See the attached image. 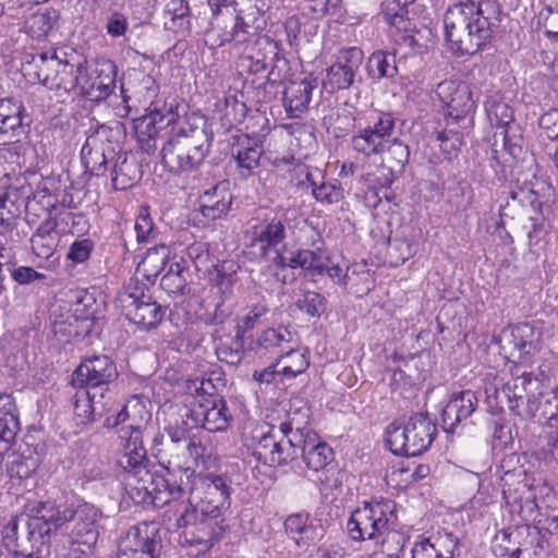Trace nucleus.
<instances>
[{
	"mask_svg": "<svg viewBox=\"0 0 558 558\" xmlns=\"http://www.w3.org/2000/svg\"><path fill=\"white\" fill-rule=\"evenodd\" d=\"M496 0H465L450 7L444 16L445 38L458 57L471 56L492 38L500 21Z\"/></svg>",
	"mask_w": 558,
	"mask_h": 558,
	"instance_id": "nucleus-1",
	"label": "nucleus"
},
{
	"mask_svg": "<svg viewBox=\"0 0 558 558\" xmlns=\"http://www.w3.org/2000/svg\"><path fill=\"white\" fill-rule=\"evenodd\" d=\"M213 141L214 134L208 129L206 117L195 111L187 113L184 124L162 145L161 163L174 175L195 180Z\"/></svg>",
	"mask_w": 558,
	"mask_h": 558,
	"instance_id": "nucleus-2",
	"label": "nucleus"
},
{
	"mask_svg": "<svg viewBox=\"0 0 558 558\" xmlns=\"http://www.w3.org/2000/svg\"><path fill=\"white\" fill-rule=\"evenodd\" d=\"M396 525L395 501L374 498L352 512L347 530L353 541L375 539L383 555H402L407 536Z\"/></svg>",
	"mask_w": 558,
	"mask_h": 558,
	"instance_id": "nucleus-3",
	"label": "nucleus"
},
{
	"mask_svg": "<svg viewBox=\"0 0 558 558\" xmlns=\"http://www.w3.org/2000/svg\"><path fill=\"white\" fill-rule=\"evenodd\" d=\"M287 236L284 219L279 216L266 217L248 231L250 255L255 259H266L274 252L272 263L278 269L290 268L303 271L305 277L314 276V251L290 250L283 242Z\"/></svg>",
	"mask_w": 558,
	"mask_h": 558,
	"instance_id": "nucleus-4",
	"label": "nucleus"
},
{
	"mask_svg": "<svg viewBox=\"0 0 558 558\" xmlns=\"http://www.w3.org/2000/svg\"><path fill=\"white\" fill-rule=\"evenodd\" d=\"M502 495L508 506H518L526 522L536 523L549 534L558 532V490L547 484L538 486L539 501L525 481L522 468L507 471L501 476Z\"/></svg>",
	"mask_w": 558,
	"mask_h": 558,
	"instance_id": "nucleus-5",
	"label": "nucleus"
},
{
	"mask_svg": "<svg viewBox=\"0 0 558 558\" xmlns=\"http://www.w3.org/2000/svg\"><path fill=\"white\" fill-rule=\"evenodd\" d=\"M483 381L490 409L504 410L507 407L510 413L520 420H533L535 400L543 386L537 375L521 371V366L518 365L508 380H504L495 372H488Z\"/></svg>",
	"mask_w": 558,
	"mask_h": 558,
	"instance_id": "nucleus-6",
	"label": "nucleus"
},
{
	"mask_svg": "<svg viewBox=\"0 0 558 558\" xmlns=\"http://www.w3.org/2000/svg\"><path fill=\"white\" fill-rule=\"evenodd\" d=\"M352 148L366 157L379 156V165H364L361 180L371 190L389 186L409 162L410 150L403 142L387 144L371 129H361L351 138Z\"/></svg>",
	"mask_w": 558,
	"mask_h": 558,
	"instance_id": "nucleus-7",
	"label": "nucleus"
},
{
	"mask_svg": "<svg viewBox=\"0 0 558 558\" xmlns=\"http://www.w3.org/2000/svg\"><path fill=\"white\" fill-rule=\"evenodd\" d=\"M291 429L288 425L281 424L278 430L268 432L254 430L246 444V449L257 463L268 466L286 465L290 461L294 462L293 468L305 470L312 469V456L314 454V442L304 439L303 446L295 445L293 438L289 436Z\"/></svg>",
	"mask_w": 558,
	"mask_h": 558,
	"instance_id": "nucleus-8",
	"label": "nucleus"
},
{
	"mask_svg": "<svg viewBox=\"0 0 558 558\" xmlns=\"http://www.w3.org/2000/svg\"><path fill=\"white\" fill-rule=\"evenodd\" d=\"M386 447L396 456H418L426 451L436 435V425L427 414L415 413L404 425L390 423L386 428Z\"/></svg>",
	"mask_w": 558,
	"mask_h": 558,
	"instance_id": "nucleus-9",
	"label": "nucleus"
},
{
	"mask_svg": "<svg viewBox=\"0 0 558 558\" xmlns=\"http://www.w3.org/2000/svg\"><path fill=\"white\" fill-rule=\"evenodd\" d=\"M257 50L244 59L248 74L263 78L256 88L266 89L267 86L278 87L290 75V61L284 54L282 46L268 37L255 38Z\"/></svg>",
	"mask_w": 558,
	"mask_h": 558,
	"instance_id": "nucleus-10",
	"label": "nucleus"
},
{
	"mask_svg": "<svg viewBox=\"0 0 558 558\" xmlns=\"http://www.w3.org/2000/svg\"><path fill=\"white\" fill-rule=\"evenodd\" d=\"M231 478L216 472H198L191 478L189 502L205 513H225L231 506Z\"/></svg>",
	"mask_w": 558,
	"mask_h": 558,
	"instance_id": "nucleus-11",
	"label": "nucleus"
},
{
	"mask_svg": "<svg viewBox=\"0 0 558 558\" xmlns=\"http://www.w3.org/2000/svg\"><path fill=\"white\" fill-rule=\"evenodd\" d=\"M225 513H205L198 507L186 504L177 519L178 527H186V542L198 546V551H208L225 532Z\"/></svg>",
	"mask_w": 558,
	"mask_h": 558,
	"instance_id": "nucleus-12",
	"label": "nucleus"
},
{
	"mask_svg": "<svg viewBox=\"0 0 558 558\" xmlns=\"http://www.w3.org/2000/svg\"><path fill=\"white\" fill-rule=\"evenodd\" d=\"M259 25L248 20V16H227V19L208 20L202 32L204 43L209 50H217L227 45L240 48L252 44L259 35Z\"/></svg>",
	"mask_w": 558,
	"mask_h": 558,
	"instance_id": "nucleus-13",
	"label": "nucleus"
},
{
	"mask_svg": "<svg viewBox=\"0 0 558 558\" xmlns=\"http://www.w3.org/2000/svg\"><path fill=\"white\" fill-rule=\"evenodd\" d=\"M59 306L61 313L54 320V326H68L69 336L87 335L92 330L99 310L94 293L85 289L70 290Z\"/></svg>",
	"mask_w": 558,
	"mask_h": 558,
	"instance_id": "nucleus-14",
	"label": "nucleus"
},
{
	"mask_svg": "<svg viewBox=\"0 0 558 558\" xmlns=\"http://www.w3.org/2000/svg\"><path fill=\"white\" fill-rule=\"evenodd\" d=\"M40 62L38 81L51 90L71 93L78 88L84 64L72 63L63 59L57 50L45 51L36 56Z\"/></svg>",
	"mask_w": 558,
	"mask_h": 558,
	"instance_id": "nucleus-15",
	"label": "nucleus"
},
{
	"mask_svg": "<svg viewBox=\"0 0 558 558\" xmlns=\"http://www.w3.org/2000/svg\"><path fill=\"white\" fill-rule=\"evenodd\" d=\"M163 536L159 522H140L128 530L119 553L111 558H161Z\"/></svg>",
	"mask_w": 558,
	"mask_h": 558,
	"instance_id": "nucleus-16",
	"label": "nucleus"
},
{
	"mask_svg": "<svg viewBox=\"0 0 558 558\" xmlns=\"http://www.w3.org/2000/svg\"><path fill=\"white\" fill-rule=\"evenodd\" d=\"M542 328L532 323L514 325L500 335V349L506 355L517 357L520 365L532 366V356L542 348Z\"/></svg>",
	"mask_w": 558,
	"mask_h": 558,
	"instance_id": "nucleus-17",
	"label": "nucleus"
},
{
	"mask_svg": "<svg viewBox=\"0 0 558 558\" xmlns=\"http://www.w3.org/2000/svg\"><path fill=\"white\" fill-rule=\"evenodd\" d=\"M289 129L293 137L291 159L295 162L292 179L296 186L312 189L314 195V180L310 163L314 155V124L295 122L290 124Z\"/></svg>",
	"mask_w": 558,
	"mask_h": 558,
	"instance_id": "nucleus-18",
	"label": "nucleus"
},
{
	"mask_svg": "<svg viewBox=\"0 0 558 558\" xmlns=\"http://www.w3.org/2000/svg\"><path fill=\"white\" fill-rule=\"evenodd\" d=\"M117 74L118 68L113 61L97 60L90 71L84 68L77 88L78 95L95 104L106 101L116 89Z\"/></svg>",
	"mask_w": 558,
	"mask_h": 558,
	"instance_id": "nucleus-19",
	"label": "nucleus"
},
{
	"mask_svg": "<svg viewBox=\"0 0 558 558\" xmlns=\"http://www.w3.org/2000/svg\"><path fill=\"white\" fill-rule=\"evenodd\" d=\"M111 129L106 124H100L90 133L81 148V161L85 172L94 177L105 175L108 165L113 162L117 150L113 145L105 144L108 140Z\"/></svg>",
	"mask_w": 558,
	"mask_h": 558,
	"instance_id": "nucleus-20",
	"label": "nucleus"
},
{
	"mask_svg": "<svg viewBox=\"0 0 558 558\" xmlns=\"http://www.w3.org/2000/svg\"><path fill=\"white\" fill-rule=\"evenodd\" d=\"M156 482L157 508L162 507L172 500H178L189 490L194 469L185 466L180 457L171 461V464L159 465Z\"/></svg>",
	"mask_w": 558,
	"mask_h": 558,
	"instance_id": "nucleus-21",
	"label": "nucleus"
},
{
	"mask_svg": "<svg viewBox=\"0 0 558 558\" xmlns=\"http://www.w3.org/2000/svg\"><path fill=\"white\" fill-rule=\"evenodd\" d=\"M119 376L116 362L106 354L84 357L72 374V385L77 388H102Z\"/></svg>",
	"mask_w": 558,
	"mask_h": 558,
	"instance_id": "nucleus-22",
	"label": "nucleus"
},
{
	"mask_svg": "<svg viewBox=\"0 0 558 558\" xmlns=\"http://www.w3.org/2000/svg\"><path fill=\"white\" fill-rule=\"evenodd\" d=\"M335 57V62L326 70L322 82L327 93L348 89L364 59L363 51L357 47L341 48Z\"/></svg>",
	"mask_w": 558,
	"mask_h": 558,
	"instance_id": "nucleus-23",
	"label": "nucleus"
},
{
	"mask_svg": "<svg viewBox=\"0 0 558 558\" xmlns=\"http://www.w3.org/2000/svg\"><path fill=\"white\" fill-rule=\"evenodd\" d=\"M191 407L190 415H194L199 427L209 433L227 430L233 420L227 401L221 396L195 399Z\"/></svg>",
	"mask_w": 558,
	"mask_h": 558,
	"instance_id": "nucleus-24",
	"label": "nucleus"
},
{
	"mask_svg": "<svg viewBox=\"0 0 558 558\" xmlns=\"http://www.w3.org/2000/svg\"><path fill=\"white\" fill-rule=\"evenodd\" d=\"M129 296L132 302L128 306L126 318L141 330L157 328L165 317L167 307L146 293L144 287H135Z\"/></svg>",
	"mask_w": 558,
	"mask_h": 558,
	"instance_id": "nucleus-25",
	"label": "nucleus"
},
{
	"mask_svg": "<svg viewBox=\"0 0 558 558\" xmlns=\"http://www.w3.org/2000/svg\"><path fill=\"white\" fill-rule=\"evenodd\" d=\"M292 344H295L292 332L287 327L279 326L263 330L251 341L250 350L259 357L269 355L278 363L284 353H291Z\"/></svg>",
	"mask_w": 558,
	"mask_h": 558,
	"instance_id": "nucleus-26",
	"label": "nucleus"
},
{
	"mask_svg": "<svg viewBox=\"0 0 558 558\" xmlns=\"http://www.w3.org/2000/svg\"><path fill=\"white\" fill-rule=\"evenodd\" d=\"M477 404L478 399L470 389L453 393L441 411L440 421L444 432L457 433L459 425L471 417Z\"/></svg>",
	"mask_w": 558,
	"mask_h": 558,
	"instance_id": "nucleus-27",
	"label": "nucleus"
},
{
	"mask_svg": "<svg viewBox=\"0 0 558 558\" xmlns=\"http://www.w3.org/2000/svg\"><path fill=\"white\" fill-rule=\"evenodd\" d=\"M26 110L22 100L15 97L0 99V140L4 143L19 141L26 133Z\"/></svg>",
	"mask_w": 558,
	"mask_h": 558,
	"instance_id": "nucleus-28",
	"label": "nucleus"
},
{
	"mask_svg": "<svg viewBox=\"0 0 558 558\" xmlns=\"http://www.w3.org/2000/svg\"><path fill=\"white\" fill-rule=\"evenodd\" d=\"M162 17L163 28L182 38L193 34L197 21L189 0H169L162 9Z\"/></svg>",
	"mask_w": 558,
	"mask_h": 558,
	"instance_id": "nucleus-29",
	"label": "nucleus"
},
{
	"mask_svg": "<svg viewBox=\"0 0 558 558\" xmlns=\"http://www.w3.org/2000/svg\"><path fill=\"white\" fill-rule=\"evenodd\" d=\"M262 154L263 149L256 137L247 134L233 137L231 157L234 159L242 178H248L255 173L259 167Z\"/></svg>",
	"mask_w": 558,
	"mask_h": 558,
	"instance_id": "nucleus-30",
	"label": "nucleus"
},
{
	"mask_svg": "<svg viewBox=\"0 0 558 558\" xmlns=\"http://www.w3.org/2000/svg\"><path fill=\"white\" fill-rule=\"evenodd\" d=\"M233 195L227 182H220L204 191L198 197L199 211L208 220L220 219L229 213Z\"/></svg>",
	"mask_w": 558,
	"mask_h": 558,
	"instance_id": "nucleus-31",
	"label": "nucleus"
},
{
	"mask_svg": "<svg viewBox=\"0 0 558 558\" xmlns=\"http://www.w3.org/2000/svg\"><path fill=\"white\" fill-rule=\"evenodd\" d=\"M446 104L448 107V126H450L451 121L458 123L464 130L472 126L475 101L468 86H456Z\"/></svg>",
	"mask_w": 558,
	"mask_h": 558,
	"instance_id": "nucleus-32",
	"label": "nucleus"
},
{
	"mask_svg": "<svg viewBox=\"0 0 558 558\" xmlns=\"http://www.w3.org/2000/svg\"><path fill=\"white\" fill-rule=\"evenodd\" d=\"M20 428V414L14 397L0 393V456L10 451Z\"/></svg>",
	"mask_w": 558,
	"mask_h": 558,
	"instance_id": "nucleus-33",
	"label": "nucleus"
},
{
	"mask_svg": "<svg viewBox=\"0 0 558 558\" xmlns=\"http://www.w3.org/2000/svg\"><path fill=\"white\" fill-rule=\"evenodd\" d=\"M318 480L322 484V493L336 488L340 483V470L335 461L332 448L325 441L316 442V473L319 471Z\"/></svg>",
	"mask_w": 558,
	"mask_h": 558,
	"instance_id": "nucleus-34",
	"label": "nucleus"
},
{
	"mask_svg": "<svg viewBox=\"0 0 558 558\" xmlns=\"http://www.w3.org/2000/svg\"><path fill=\"white\" fill-rule=\"evenodd\" d=\"M313 88L312 82L307 78L300 82H291L290 85L284 88L283 101L289 117L296 118L307 110Z\"/></svg>",
	"mask_w": 558,
	"mask_h": 558,
	"instance_id": "nucleus-35",
	"label": "nucleus"
},
{
	"mask_svg": "<svg viewBox=\"0 0 558 558\" xmlns=\"http://www.w3.org/2000/svg\"><path fill=\"white\" fill-rule=\"evenodd\" d=\"M413 2L404 1L401 3L399 0H385L381 4V14L387 24L396 28L397 32L409 34L416 27L415 22L410 16V7Z\"/></svg>",
	"mask_w": 558,
	"mask_h": 558,
	"instance_id": "nucleus-36",
	"label": "nucleus"
},
{
	"mask_svg": "<svg viewBox=\"0 0 558 558\" xmlns=\"http://www.w3.org/2000/svg\"><path fill=\"white\" fill-rule=\"evenodd\" d=\"M111 169V184L117 191L132 187L140 179V170L134 159H130L126 151H117Z\"/></svg>",
	"mask_w": 558,
	"mask_h": 558,
	"instance_id": "nucleus-37",
	"label": "nucleus"
},
{
	"mask_svg": "<svg viewBox=\"0 0 558 558\" xmlns=\"http://www.w3.org/2000/svg\"><path fill=\"white\" fill-rule=\"evenodd\" d=\"M414 547L428 553L427 556L453 558L458 548V538L451 532L439 530L436 533L430 534L428 537L417 542Z\"/></svg>",
	"mask_w": 558,
	"mask_h": 558,
	"instance_id": "nucleus-38",
	"label": "nucleus"
},
{
	"mask_svg": "<svg viewBox=\"0 0 558 558\" xmlns=\"http://www.w3.org/2000/svg\"><path fill=\"white\" fill-rule=\"evenodd\" d=\"M191 411V404L180 409L179 412L171 418L166 428L175 450H179L183 442L187 441L194 436L192 434L194 428L199 427L194 415H190Z\"/></svg>",
	"mask_w": 558,
	"mask_h": 558,
	"instance_id": "nucleus-39",
	"label": "nucleus"
},
{
	"mask_svg": "<svg viewBox=\"0 0 558 558\" xmlns=\"http://www.w3.org/2000/svg\"><path fill=\"white\" fill-rule=\"evenodd\" d=\"M170 250L166 244L154 245L148 248L137 266L147 281L154 283L169 262Z\"/></svg>",
	"mask_w": 558,
	"mask_h": 558,
	"instance_id": "nucleus-40",
	"label": "nucleus"
},
{
	"mask_svg": "<svg viewBox=\"0 0 558 558\" xmlns=\"http://www.w3.org/2000/svg\"><path fill=\"white\" fill-rule=\"evenodd\" d=\"M533 418H538L539 422L544 421L549 427L558 425V387L547 390L543 386L539 388V393H537L535 400Z\"/></svg>",
	"mask_w": 558,
	"mask_h": 558,
	"instance_id": "nucleus-41",
	"label": "nucleus"
},
{
	"mask_svg": "<svg viewBox=\"0 0 558 558\" xmlns=\"http://www.w3.org/2000/svg\"><path fill=\"white\" fill-rule=\"evenodd\" d=\"M56 183L54 178H46L43 180L38 190L33 194L35 201L41 204L46 209H56L59 205L62 209H69L75 207L73 205V197L66 193L65 190L52 192L51 187Z\"/></svg>",
	"mask_w": 558,
	"mask_h": 558,
	"instance_id": "nucleus-42",
	"label": "nucleus"
},
{
	"mask_svg": "<svg viewBox=\"0 0 558 558\" xmlns=\"http://www.w3.org/2000/svg\"><path fill=\"white\" fill-rule=\"evenodd\" d=\"M216 112L219 114L221 126L230 130L244 121L247 107L243 101L238 100L235 96L229 95L216 104Z\"/></svg>",
	"mask_w": 558,
	"mask_h": 558,
	"instance_id": "nucleus-43",
	"label": "nucleus"
},
{
	"mask_svg": "<svg viewBox=\"0 0 558 558\" xmlns=\"http://www.w3.org/2000/svg\"><path fill=\"white\" fill-rule=\"evenodd\" d=\"M98 404L96 395L90 393L88 389L78 388L73 397L74 413L82 424H90L102 417Z\"/></svg>",
	"mask_w": 558,
	"mask_h": 558,
	"instance_id": "nucleus-44",
	"label": "nucleus"
},
{
	"mask_svg": "<svg viewBox=\"0 0 558 558\" xmlns=\"http://www.w3.org/2000/svg\"><path fill=\"white\" fill-rule=\"evenodd\" d=\"M58 226V234L84 235L90 228L87 215L83 213H74L69 209H61L56 215Z\"/></svg>",
	"mask_w": 558,
	"mask_h": 558,
	"instance_id": "nucleus-45",
	"label": "nucleus"
},
{
	"mask_svg": "<svg viewBox=\"0 0 558 558\" xmlns=\"http://www.w3.org/2000/svg\"><path fill=\"white\" fill-rule=\"evenodd\" d=\"M58 19L59 13L57 10L51 8L40 9L27 20V32L35 39L45 38L56 26Z\"/></svg>",
	"mask_w": 558,
	"mask_h": 558,
	"instance_id": "nucleus-46",
	"label": "nucleus"
},
{
	"mask_svg": "<svg viewBox=\"0 0 558 558\" xmlns=\"http://www.w3.org/2000/svg\"><path fill=\"white\" fill-rule=\"evenodd\" d=\"M57 517L58 509L56 510V513L51 514L49 518H45L44 515L27 518L26 526L28 531V539L31 542H40L41 544H44L46 539H49L52 532H56L59 527L63 526V524H57Z\"/></svg>",
	"mask_w": 558,
	"mask_h": 558,
	"instance_id": "nucleus-47",
	"label": "nucleus"
},
{
	"mask_svg": "<svg viewBox=\"0 0 558 558\" xmlns=\"http://www.w3.org/2000/svg\"><path fill=\"white\" fill-rule=\"evenodd\" d=\"M397 119L391 112H379L365 129H371V132L377 135L387 144L401 142L399 140V131L397 130Z\"/></svg>",
	"mask_w": 558,
	"mask_h": 558,
	"instance_id": "nucleus-48",
	"label": "nucleus"
},
{
	"mask_svg": "<svg viewBox=\"0 0 558 558\" xmlns=\"http://www.w3.org/2000/svg\"><path fill=\"white\" fill-rule=\"evenodd\" d=\"M368 72L377 78H391L397 72L396 56L386 51H375L368 59Z\"/></svg>",
	"mask_w": 558,
	"mask_h": 558,
	"instance_id": "nucleus-49",
	"label": "nucleus"
},
{
	"mask_svg": "<svg viewBox=\"0 0 558 558\" xmlns=\"http://www.w3.org/2000/svg\"><path fill=\"white\" fill-rule=\"evenodd\" d=\"M216 355L220 362L238 365L244 357V337L238 335L229 341H220L216 345Z\"/></svg>",
	"mask_w": 558,
	"mask_h": 558,
	"instance_id": "nucleus-50",
	"label": "nucleus"
},
{
	"mask_svg": "<svg viewBox=\"0 0 558 558\" xmlns=\"http://www.w3.org/2000/svg\"><path fill=\"white\" fill-rule=\"evenodd\" d=\"M416 243L401 238L389 239L387 245V257L390 266L398 267L404 264L416 253Z\"/></svg>",
	"mask_w": 558,
	"mask_h": 558,
	"instance_id": "nucleus-51",
	"label": "nucleus"
},
{
	"mask_svg": "<svg viewBox=\"0 0 558 558\" xmlns=\"http://www.w3.org/2000/svg\"><path fill=\"white\" fill-rule=\"evenodd\" d=\"M136 409L141 413L145 407L141 403L138 397L133 396L118 412L107 415L102 426L108 429L117 428L118 430L121 426L135 421V413H131V410Z\"/></svg>",
	"mask_w": 558,
	"mask_h": 558,
	"instance_id": "nucleus-52",
	"label": "nucleus"
},
{
	"mask_svg": "<svg viewBox=\"0 0 558 558\" xmlns=\"http://www.w3.org/2000/svg\"><path fill=\"white\" fill-rule=\"evenodd\" d=\"M227 379L223 371L219 367L210 369L206 377H203L199 386L195 387L197 393L196 399H203L204 397L219 396L218 391L226 387Z\"/></svg>",
	"mask_w": 558,
	"mask_h": 558,
	"instance_id": "nucleus-53",
	"label": "nucleus"
},
{
	"mask_svg": "<svg viewBox=\"0 0 558 558\" xmlns=\"http://www.w3.org/2000/svg\"><path fill=\"white\" fill-rule=\"evenodd\" d=\"M125 490L135 505L142 507H157V499H155L151 492L147 490L142 482H140L135 473L128 474Z\"/></svg>",
	"mask_w": 558,
	"mask_h": 558,
	"instance_id": "nucleus-54",
	"label": "nucleus"
},
{
	"mask_svg": "<svg viewBox=\"0 0 558 558\" xmlns=\"http://www.w3.org/2000/svg\"><path fill=\"white\" fill-rule=\"evenodd\" d=\"M178 118V112L174 111L173 107L170 106L166 113H161L155 110L149 117L144 118L137 132H145V137H148L149 133L157 135L158 130L163 129L165 125L173 123Z\"/></svg>",
	"mask_w": 558,
	"mask_h": 558,
	"instance_id": "nucleus-55",
	"label": "nucleus"
},
{
	"mask_svg": "<svg viewBox=\"0 0 558 558\" xmlns=\"http://www.w3.org/2000/svg\"><path fill=\"white\" fill-rule=\"evenodd\" d=\"M486 113L492 125L505 129L513 122L512 108L501 100H489L486 104Z\"/></svg>",
	"mask_w": 558,
	"mask_h": 558,
	"instance_id": "nucleus-56",
	"label": "nucleus"
},
{
	"mask_svg": "<svg viewBox=\"0 0 558 558\" xmlns=\"http://www.w3.org/2000/svg\"><path fill=\"white\" fill-rule=\"evenodd\" d=\"M21 521V518L19 517H11L9 522L3 526L1 530V536H2V547H4L7 550L10 551L11 558H16V554H23V555H33V556H39L35 553H25L23 550H19V523Z\"/></svg>",
	"mask_w": 558,
	"mask_h": 558,
	"instance_id": "nucleus-57",
	"label": "nucleus"
},
{
	"mask_svg": "<svg viewBox=\"0 0 558 558\" xmlns=\"http://www.w3.org/2000/svg\"><path fill=\"white\" fill-rule=\"evenodd\" d=\"M322 256L316 252V277H329L333 283L347 284L348 268L341 267L339 264L333 263L331 258L326 262H320Z\"/></svg>",
	"mask_w": 558,
	"mask_h": 558,
	"instance_id": "nucleus-58",
	"label": "nucleus"
},
{
	"mask_svg": "<svg viewBox=\"0 0 558 558\" xmlns=\"http://www.w3.org/2000/svg\"><path fill=\"white\" fill-rule=\"evenodd\" d=\"M146 428L140 425L136 420L134 422H130L128 425L121 426L118 430V438L121 441V445L124 449H130L133 447L144 446V435Z\"/></svg>",
	"mask_w": 558,
	"mask_h": 558,
	"instance_id": "nucleus-59",
	"label": "nucleus"
},
{
	"mask_svg": "<svg viewBox=\"0 0 558 558\" xmlns=\"http://www.w3.org/2000/svg\"><path fill=\"white\" fill-rule=\"evenodd\" d=\"M439 142L441 151L446 155L447 159H451L457 156L460 147L463 144V134L454 129H446L437 133L436 136Z\"/></svg>",
	"mask_w": 558,
	"mask_h": 558,
	"instance_id": "nucleus-60",
	"label": "nucleus"
},
{
	"mask_svg": "<svg viewBox=\"0 0 558 558\" xmlns=\"http://www.w3.org/2000/svg\"><path fill=\"white\" fill-rule=\"evenodd\" d=\"M124 453L120 458L119 463L124 471L130 473H136L140 469H145V462L147 461V450L145 446L133 447L124 449Z\"/></svg>",
	"mask_w": 558,
	"mask_h": 558,
	"instance_id": "nucleus-61",
	"label": "nucleus"
},
{
	"mask_svg": "<svg viewBox=\"0 0 558 558\" xmlns=\"http://www.w3.org/2000/svg\"><path fill=\"white\" fill-rule=\"evenodd\" d=\"M165 436L161 433L154 435L151 439L150 452L157 459L159 465L171 464V461L177 460L179 453H174L175 448L172 442L165 445Z\"/></svg>",
	"mask_w": 558,
	"mask_h": 558,
	"instance_id": "nucleus-62",
	"label": "nucleus"
},
{
	"mask_svg": "<svg viewBox=\"0 0 558 558\" xmlns=\"http://www.w3.org/2000/svg\"><path fill=\"white\" fill-rule=\"evenodd\" d=\"M95 248V243L89 238L76 239L70 246L66 253V259L73 265H78L87 262Z\"/></svg>",
	"mask_w": 558,
	"mask_h": 558,
	"instance_id": "nucleus-63",
	"label": "nucleus"
},
{
	"mask_svg": "<svg viewBox=\"0 0 558 558\" xmlns=\"http://www.w3.org/2000/svg\"><path fill=\"white\" fill-rule=\"evenodd\" d=\"M537 27L543 29L548 38L558 40V5L555 9L546 7L538 13Z\"/></svg>",
	"mask_w": 558,
	"mask_h": 558,
	"instance_id": "nucleus-64",
	"label": "nucleus"
}]
</instances>
